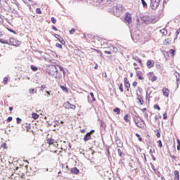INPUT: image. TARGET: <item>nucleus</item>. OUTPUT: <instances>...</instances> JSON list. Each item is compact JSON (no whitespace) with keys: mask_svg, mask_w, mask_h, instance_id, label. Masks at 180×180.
<instances>
[{"mask_svg":"<svg viewBox=\"0 0 180 180\" xmlns=\"http://www.w3.org/2000/svg\"><path fill=\"white\" fill-rule=\"evenodd\" d=\"M46 73L49 74L51 77L56 78V79H61L63 78V73L58 71V69L56 68V65H49L46 67Z\"/></svg>","mask_w":180,"mask_h":180,"instance_id":"obj_1","label":"nucleus"},{"mask_svg":"<svg viewBox=\"0 0 180 180\" xmlns=\"http://www.w3.org/2000/svg\"><path fill=\"white\" fill-rule=\"evenodd\" d=\"M134 122L137 127H144L145 122L141 118L136 117L134 119Z\"/></svg>","mask_w":180,"mask_h":180,"instance_id":"obj_2","label":"nucleus"},{"mask_svg":"<svg viewBox=\"0 0 180 180\" xmlns=\"http://www.w3.org/2000/svg\"><path fill=\"white\" fill-rule=\"evenodd\" d=\"M160 1L161 0H150V8L153 10L157 9L160 5Z\"/></svg>","mask_w":180,"mask_h":180,"instance_id":"obj_3","label":"nucleus"},{"mask_svg":"<svg viewBox=\"0 0 180 180\" xmlns=\"http://www.w3.org/2000/svg\"><path fill=\"white\" fill-rule=\"evenodd\" d=\"M63 107L65 109H72L73 110H75V108H77L75 105H72L70 102L65 103Z\"/></svg>","mask_w":180,"mask_h":180,"instance_id":"obj_4","label":"nucleus"},{"mask_svg":"<svg viewBox=\"0 0 180 180\" xmlns=\"http://www.w3.org/2000/svg\"><path fill=\"white\" fill-rule=\"evenodd\" d=\"M96 101V98H95V96L94 95V93H90V96H88V102L89 103H92V102H95Z\"/></svg>","mask_w":180,"mask_h":180,"instance_id":"obj_5","label":"nucleus"},{"mask_svg":"<svg viewBox=\"0 0 180 180\" xmlns=\"http://www.w3.org/2000/svg\"><path fill=\"white\" fill-rule=\"evenodd\" d=\"M124 20L127 22L128 25H130V23H131V14L127 13Z\"/></svg>","mask_w":180,"mask_h":180,"instance_id":"obj_6","label":"nucleus"},{"mask_svg":"<svg viewBox=\"0 0 180 180\" xmlns=\"http://www.w3.org/2000/svg\"><path fill=\"white\" fill-rule=\"evenodd\" d=\"M56 68L57 70H58V72H60V74H62V75H65V71L64 70V68L56 65Z\"/></svg>","mask_w":180,"mask_h":180,"instance_id":"obj_7","label":"nucleus"},{"mask_svg":"<svg viewBox=\"0 0 180 180\" xmlns=\"http://www.w3.org/2000/svg\"><path fill=\"white\" fill-rule=\"evenodd\" d=\"M162 94L164 95V96H166V98H168V96H169V89H167V88H163L162 89Z\"/></svg>","mask_w":180,"mask_h":180,"instance_id":"obj_8","label":"nucleus"},{"mask_svg":"<svg viewBox=\"0 0 180 180\" xmlns=\"http://www.w3.org/2000/svg\"><path fill=\"white\" fill-rule=\"evenodd\" d=\"M113 11H114V13L117 15V13H122V7L117 6L115 7V10H113Z\"/></svg>","mask_w":180,"mask_h":180,"instance_id":"obj_9","label":"nucleus"},{"mask_svg":"<svg viewBox=\"0 0 180 180\" xmlns=\"http://www.w3.org/2000/svg\"><path fill=\"white\" fill-rule=\"evenodd\" d=\"M91 139H92V136H91V133H87L84 137V141H89Z\"/></svg>","mask_w":180,"mask_h":180,"instance_id":"obj_10","label":"nucleus"},{"mask_svg":"<svg viewBox=\"0 0 180 180\" xmlns=\"http://www.w3.org/2000/svg\"><path fill=\"white\" fill-rule=\"evenodd\" d=\"M115 143L117 145V147H120V148L123 147V143H122V141H120V139H115Z\"/></svg>","mask_w":180,"mask_h":180,"instance_id":"obj_11","label":"nucleus"},{"mask_svg":"<svg viewBox=\"0 0 180 180\" xmlns=\"http://www.w3.org/2000/svg\"><path fill=\"white\" fill-rule=\"evenodd\" d=\"M70 172L72 174H75V175H78V174H79V169H78L77 167H74L71 169Z\"/></svg>","mask_w":180,"mask_h":180,"instance_id":"obj_12","label":"nucleus"},{"mask_svg":"<svg viewBox=\"0 0 180 180\" xmlns=\"http://www.w3.org/2000/svg\"><path fill=\"white\" fill-rule=\"evenodd\" d=\"M124 82L125 88L129 89L130 87V82H129V80L127 79V77L124 78Z\"/></svg>","mask_w":180,"mask_h":180,"instance_id":"obj_13","label":"nucleus"},{"mask_svg":"<svg viewBox=\"0 0 180 180\" xmlns=\"http://www.w3.org/2000/svg\"><path fill=\"white\" fill-rule=\"evenodd\" d=\"M174 180H179V172L178 170H175L174 172Z\"/></svg>","mask_w":180,"mask_h":180,"instance_id":"obj_14","label":"nucleus"},{"mask_svg":"<svg viewBox=\"0 0 180 180\" xmlns=\"http://www.w3.org/2000/svg\"><path fill=\"white\" fill-rule=\"evenodd\" d=\"M146 65L148 68H153V67H154V63H153V61L149 60L147 61Z\"/></svg>","mask_w":180,"mask_h":180,"instance_id":"obj_15","label":"nucleus"},{"mask_svg":"<svg viewBox=\"0 0 180 180\" xmlns=\"http://www.w3.org/2000/svg\"><path fill=\"white\" fill-rule=\"evenodd\" d=\"M172 39L168 38V39H166L165 41H164V44L165 46H168V44H172Z\"/></svg>","mask_w":180,"mask_h":180,"instance_id":"obj_16","label":"nucleus"},{"mask_svg":"<svg viewBox=\"0 0 180 180\" xmlns=\"http://www.w3.org/2000/svg\"><path fill=\"white\" fill-rule=\"evenodd\" d=\"M137 100L139 101V102L141 105H143L144 103V100H143V97L141 96L138 95Z\"/></svg>","mask_w":180,"mask_h":180,"instance_id":"obj_17","label":"nucleus"},{"mask_svg":"<svg viewBox=\"0 0 180 180\" xmlns=\"http://www.w3.org/2000/svg\"><path fill=\"white\" fill-rule=\"evenodd\" d=\"M160 32L162 36H167V34H168V31H167L165 29H162L160 30Z\"/></svg>","mask_w":180,"mask_h":180,"instance_id":"obj_18","label":"nucleus"},{"mask_svg":"<svg viewBox=\"0 0 180 180\" xmlns=\"http://www.w3.org/2000/svg\"><path fill=\"white\" fill-rule=\"evenodd\" d=\"M55 141H56L53 139H47V143H48V144H49V146H51V145L54 144Z\"/></svg>","mask_w":180,"mask_h":180,"instance_id":"obj_19","label":"nucleus"},{"mask_svg":"<svg viewBox=\"0 0 180 180\" xmlns=\"http://www.w3.org/2000/svg\"><path fill=\"white\" fill-rule=\"evenodd\" d=\"M136 77L139 79H144V78L141 76V72L137 71L136 72Z\"/></svg>","mask_w":180,"mask_h":180,"instance_id":"obj_20","label":"nucleus"},{"mask_svg":"<svg viewBox=\"0 0 180 180\" xmlns=\"http://www.w3.org/2000/svg\"><path fill=\"white\" fill-rule=\"evenodd\" d=\"M150 95H151V91H150V90H147L146 91V100H148V102H150Z\"/></svg>","mask_w":180,"mask_h":180,"instance_id":"obj_21","label":"nucleus"},{"mask_svg":"<svg viewBox=\"0 0 180 180\" xmlns=\"http://www.w3.org/2000/svg\"><path fill=\"white\" fill-rule=\"evenodd\" d=\"M32 119H34V120H37V119H39V115H37V113L33 112L32 114Z\"/></svg>","mask_w":180,"mask_h":180,"instance_id":"obj_22","label":"nucleus"},{"mask_svg":"<svg viewBox=\"0 0 180 180\" xmlns=\"http://www.w3.org/2000/svg\"><path fill=\"white\" fill-rule=\"evenodd\" d=\"M117 153L120 157H124V153H123V151H122V150H120V148L117 149Z\"/></svg>","mask_w":180,"mask_h":180,"instance_id":"obj_23","label":"nucleus"},{"mask_svg":"<svg viewBox=\"0 0 180 180\" xmlns=\"http://www.w3.org/2000/svg\"><path fill=\"white\" fill-rule=\"evenodd\" d=\"M113 112H115V113H117V115H120V108H115L113 110Z\"/></svg>","mask_w":180,"mask_h":180,"instance_id":"obj_24","label":"nucleus"},{"mask_svg":"<svg viewBox=\"0 0 180 180\" xmlns=\"http://www.w3.org/2000/svg\"><path fill=\"white\" fill-rule=\"evenodd\" d=\"M124 120H125L126 123H129V114H126L124 116Z\"/></svg>","mask_w":180,"mask_h":180,"instance_id":"obj_25","label":"nucleus"},{"mask_svg":"<svg viewBox=\"0 0 180 180\" xmlns=\"http://www.w3.org/2000/svg\"><path fill=\"white\" fill-rule=\"evenodd\" d=\"M143 22H148L150 20V17H148V16H143Z\"/></svg>","mask_w":180,"mask_h":180,"instance_id":"obj_26","label":"nucleus"},{"mask_svg":"<svg viewBox=\"0 0 180 180\" xmlns=\"http://www.w3.org/2000/svg\"><path fill=\"white\" fill-rule=\"evenodd\" d=\"M164 57H169V54L168 53V52L167 51H162Z\"/></svg>","mask_w":180,"mask_h":180,"instance_id":"obj_27","label":"nucleus"},{"mask_svg":"<svg viewBox=\"0 0 180 180\" xmlns=\"http://www.w3.org/2000/svg\"><path fill=\"white\" fill-rule=\"evenodd\" d=\"M60 88H61L62 91H63V92L68 93V89H67V87H65L64 86H60Z\"/></svg>","mask_w":180,"mask_h":180,"instance_id":"obj_28","label":"nucleus"},{"mask_svg":"<svg viewBox=\"0 0 180 180\" xmlns=\"http://www.w3.org/2000/svg\"><path fill=\"white\" fill-rule=\"evenodd\" d=\"M156 137H158V139H160V137H161V133L160 132V129L156 130Z\"/></svg>","mask_w":180,"mask_h":180,"instance_id":"obj_29","label":"nucleus"},{"mask_svg":"<svg viewBox=\"0 0 180 180\" xmlns=\"http://www.w3.org/2000/svg\"><path fill=\"white\" fill-rule=\"evenodd\" d=\"M25 127L27 129V131H30V129H32V126L30 125V124H26Z\"/></svg>","mask_w":180,"mask_h":180,"instance_id":"obj_30","label":"nucleus"},{"mask_svg":"<svg viewBox=\"0 0 180 180\" xmlns=\"http://www.w3.org/2000/svg\"><path fill=\"white\" fill-rule=\"evenodd\" d=\"M58 40L61 43V44H63V45L65 44V41H64V39L61 38V37L58 38Z\"/></svg>","mask_w":180,"mask_h":180,"instance_id":"obj_31","label":"nucleus"},{"mask_svg":"<svg viewBox=\"0 0 180 180\" xmlns=\"http://www.w3.org/2000/svg\"><path fill=\"white\" fill-rule=\"evenodd\" d=\"M135 136H136V137H138V139H139V141H143V138H141V136H140V134H135Z\"/></svg>","mask_w":180,"mask_h":180,"instance_id":"obj_32","label":"nucleus"},{"mask_svg":"<svg viewBox=\"0 0 180 180\" xmlns=\"http://www.w3.org/2000/svg\"><path fill=\"white\" fill-rule=\"evenodd\" d=\"M169 53L172 55V57H174V56H175V50H174V49H170Z\"/></svg>","mask_w":180,"mask_h":180,"instance_id":"obj_33","label":"nucleus"},{"mask_svg":"<svg viewBox=\"0 0 180 180\" xmlns=\"http://www.w3.org/2000/svg\"><path fill=\"white\" fill-rule=\"evenodd\" d=\"M143 8H147V3L144 0H141Z\"/></svg>","mask_w":180,"mask_h":180,"instance_id":"obj_34","label":"nucleus"},{"mask_svg":"<svg viewBox=\"0 0 180 180\" xmlns=\"http://www.w3.org/2000/svg\"><path fill=\"white\" fill-rule=\"evenodd\" d=\"M0 43H2L3 44H8V41L0 39Z\"/></svg>","mask_w":180,"mask_h":180,"instance_id":"obj_35","label":"nucleus"},{"mask_svg":"<svg viewBox=\"0 0 180 180\" xmlns=\"http://www.w3.org/2000/svg\"><path fill=\"white\" fill-rule=\"evenodd\" d=\"M77 31V30H75V28H72L71 30L69 31L70 34H74V33H75V32Z\"/></svg>","mask_w":180,"mask_h":180,"instance_id":"obj_36","label":"nucleus"},{"mask_svg":"<svg viewBox=\"0 0 180 180\" xmlns=\"http://www.w3.org/2000/svg\"><path fill=\"white\" fill-rule=\"evenodd\" d=\"M51 20L52 23H53V25H56V24L57 23V20H56V19L54 18V17H52V18H51Z\"/></svg>","mask_w":180,"mask_h":180,"instance_id":"obj_37","label":"nucleus"},{"mask_svg":"<svg viewBox=\"0 0 180 180\" xmlns=\"http://www.w3.org/2000/svg\"><path fill=\"white\" fill-rule=\"evenodd\" d=\"M36 13H37L38 15H41V10L39 8H37L36 9Z\"/></svg>","mask_w":180,"mask_h":180,"instance_id":"obj_38","label":"nucleus"},{"mask_svg":"<svg viewBox=\"0 0 180 180\" xmlns=\"http://www.w3.org/2000/svg\"><path fill=\"white\" fill-rule=\"evenodd\" d=\"M31 70H32V71H37L39 68L36 66L31 65Z\"/></svg>","mask_w":180,"mask_h":180,"instance_id":"obj_39","label":"nucleus"},{"mask_svg":"<svg viewBox=\"0 0 180 180\" xmlns=\"http://www.w3.org/2000/svg\"><path fill=\"white\" fill-rule=\"evenodd\" d=\"M119 89H120V91H121V92H124V90H123V84H122V83H121V84H120Z\"/></svg>","mask_w":180,"mask_h":180,"instance_id":"obj_40","label":"nucleus"},{"mask_svg":"<svg viewBox=\"0 0 180 180\" xmlns=\"http://www.w3.org/2000/svg\"><path fill=\"white\" fill-rule=\"evenodd\" d=\"M133 60H134L135 61H139V60H140V58H139V56H134L132 57Z\"/></svg>","mask_w":180,"mask_h":180,"instance_id":"obj_41","label":"nucleus"},{"mask_svg":"<svg viewBox=\"0 0 180 180\" xmlns=\"http://www.w3.org/2000/svg\"><path fill=\"white\" fill-rule=\"evenodd\" d=\"M158 79L157 76H153L150 80L152 82H155Z\"/></svg>","mask_w":180,"mask_h":180,"instance_id":"obj_42","label":"nucleus"},{"mask_svg":"<svg viewBox=\"0 0 180 180\" xmlns=\"http://www.w3.org/2000/svg\"><path fill=\"white\" fill-rule=\"evenodd\" d=\"M20 122H22V119L20 117H17L16 118L17 124H19Z\"/></svg>","mask_w":180,"mask_h":180,"instance_id":"obj_43","label":"nucleus"},{"mask_svg":"<svg viewBox=\"0 0 180 180\" xmlns=\"http://www.w3.org/2000/svg\"><path fill=\"white\" fill-rule=\"evenodd\" d=\"M158 147H160V148L162 147V141H161V140H159L158 141Z\"/></svg>","mask_w":180,"mask_h":180,"instance_id":"obj_44","label":"nucleus"},{"mask_svg":"<svg viewBox=\"0 0 180 180\" xmlns=\"http://www.w3.org/2000/svg\"><path fill=\"white\" fill-rule=\"evenodd\" d=\"M155 109H158V110H161V108H160V105L155 104L154 105Z\"/></svg>","mask_w":180,"mask_h":180,"instance_id":"obj_45","label":"nucleus"},{"mask_svg":"<svg viewBox=\"0 0 180 180\" xmlns=\"http://www.w3.org/2000/svg\"><path fill=\"white\" fill-rule=\"evenodd\" d=\"M11 120H13L12 117H8L7 118V120H6V122H7V123H9V122H11Z\"/></svg>","mask_w":180,"mask_h":180,"instance_id":"obj_46","label":"nucleus"},{"mask_svg":"<svg viewBox=\"0 0 180 180\" xmlns=\"http://www.w3.org/2000/svg\"><path fill=\"white\" fill-rule=\"evenodd\" d=\"M47 88L46 85L43 84L41 86V91H44Z\"/></svg>","mask_w":180,"mask_h":180,"instance_id":"obj_47","label":"nucleus"},{"mask_svg":"<svg viewBox=\"0 0 180 180\" xmlns=\"http://www.w3.org/2000/svg\"><path fill=\"white\" fill-rule=\"evenodd\" d=\"M29 92L31 95H33V94H34V90L33 89H30Z\"/></svg>","mask_w":180,"mask_h":180,"instance_id":"obj_48","label":"nucleus"},{"mask_svg":"<svg viewBox=\"0 0 180 180\" xmlns=\"http://www.w3.org/2000/svg\"><path fill=\"white\" fill-rule=\"evenodd\" d=\"M150 167H151V168H152V169L154 171V172H155V167L154 166V165L152 163V162H150Z\"/></svg>","mask_w":180,"mask_h":180,"instance_id":"obj_49","label":"nucleus"},{"mask_svg":"<svg viewBox=\"0 0 180 180\" xmlns=\"http://www.w3.org/2000/svg\"><path fill=\"white\" fill-rule=\"evenodd\" d=\"M101 127L103 129H105L106 127V124H105V122H101Z\"/></svg>","mask_w":180,"mask_h":180,"instance_id":"obj_50","label":"nucleus"},{"mask_svg":"<svg viewBox=\"0 0 180 180\" xmlns=\"http://www.w3.org/2000/svg\"><path fill=\"white\" fill-rule=\"evenodd\" d=\"M7 30H8V32H11V33H13L14 34H16V32L13 31L12 29L7 28Z\"/></svg>","mask_w":180,"mask_h":180,"instance_id":"obj_51","label":"nucleus"},{"mask_svg":"<svg viewBox=\"0 0 180 180\" xmlns=\"http://www.w3.org/2000/svg\"><path fill=\"white\" fill-rule=\"evenodd\" d=\"M106 151H107V156L110 157V152L109 151V148H106Z\"/></svg>","mask_w":180,"mask_h":180,"instance_id":"obj_52","label":"nucleus"},{"mask_svg":"<svg viewBox=\"0 0 180 180\" xmlns=\"http://www.w3.org/2000/svg\"><path fill=\"white\" fill-rule=\"evenodd\" d=\"M1 147H2V148H7V147H6V143H1Z\"/></svg>","mask_w":180,"mask_h":180,"instance_id":"obj_53","label":"nucleus"},{"mask_svg":"<svg viewBox=\"0 0 180 180\" xmlns=\"http://www.w3.org/2000/svg\"><path fill=\"white\" fill-rule=\"evenodd\" d=\"M132 86H134V88H136L137 86V82H134L132 84Z\"/></svg>","mask_w":180,"mask_h":180,"instance_id":"obj_54","label":"nucleus"},{"mask_svg":"<svg viewBox=\"0 0 180 180\" xmlns=\"http://www.w3.org/2000/svg\"><path fill=\"white\" fill-rule=\"evenodd\" d=\"M111 47L113 49L114 51L116 53L117 51V48L114 46H111Z\"/></svg>","mask_w":180,"mask_h":180,"instance_id":"obj_55","label":"nucleus"},{"mask_svg":"<svg viewBox=\"0 0 180 180\" xmlns=\"http://www.w3.org/2000/svg\"><path fill=\"white\" fill-rule=\"evenodd\" d=\"M167 113H164L163 114V119H164V120H166V119H167Z\"/></svg>","mask_w":180,"mask_h":180,"instance_id":"obj_56","label":"nucleus"},{"mask_svg":"<svg viewBox=\"0 0 180 180\" xmlns=\"http://www.w3.org/2000/svg\"><path fill=\"white\" fill-rule=\"evenodd\" d=\"M4 84H8V77L4 78Z\"/></svg>","mask_w":180,"mask_h":180,"instance_id":"obj_57","label":"nucleus"},{"mask_svg":"<svg viewBox=\"0 0 180 180\" xmlns=\"http://www.w3.org/2000/svg\"><path fill=\"white\" fill-rule=\"evenodd\" d=\"M155 172V174H156V175H158V176H160V172L159 171H157V170H155V172Z\"/></svg>","mask_w":180,"mask_h":180,"instance_id":"obj_58","label":"nucleus"},{"mask_svg":"<svg viewBox=\"0 0 180 180\" xmlns=\"http://www.w3.org/2000/svg\"><path fill=\"white\" fill-rule=\"evenodd\" d=\"M105 54H112V52L110 51H105Z\"/></svg>","mask_w":180,"mask_h":180,"instance_id":"obj_59","label":"nucleus"},{"mask_svg":"<svg viewBox=\"0 0 180 180\" xmlns=\"http://www.w3.org/2000/svg\"><path fill=\"white\" fill-rule=\"evenodd\" d=\"M151 157H152L153 161H156L157 158H155V156H154L153 154H151Z\"/></svg>","mask_w":180,"mask_h":180,"instance_id":"obj_60","label":"nucleus"},{"mask_svg":"<svg viewBox=\"0 0 180 180\" xmlns=\"http://www.w3.org/2000/svg\"><path fill=\"white\" fill-rule=\"evenodd\" d=\"M176 36H178V34H179V33H180V28H179V29L176 30Z\"/></svg>","mask_w":180,"mask_h":180,"instance_id":"obj_61","label":"nucleus"},{"mask_svg":"<svg viewBox=\"0 0 180 180\" xmlns=\"http://www.w3.org/2000/svg\"><path fill=\"white\" fill-rule=\"evenodd\" d=\"M52 29H53V30H55V32H57V27H56L55 26H53L52 27Z\"/></svg>","mask_w":180,"mask_h":180,"instance_id":"obj_62","label":"nucleus"},{"mask_svg":"<svg viewBox=\"0 0 180 180\" xmlns=\"http://www.w3.org/2000/svg\"><path fill=\"white\" fill-rule=\"evenodd\" d=\"M177 150H178V151H179V150H180V144L179 143L177 144Z\"/></svg>","mask_w":180,"mask_h":180,"instance_id":"obj_63","label":"nucleus"},{"mask_svg":"<svg viewBox=\"0 0 180 180\" xmlns=\"http://www.w3.org/2000/svg\"><path fill=\"white\" fill-rule=\"evenodd\" d=\"M94 70H98V65L96 63V65L94 66Z\"/></svg>","mask_w":180,"mask_h":180,"instance_id":"obj_64","label":"nucleus"}]
</instances>
